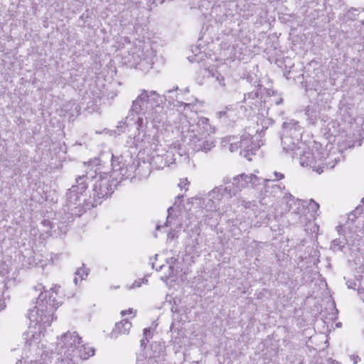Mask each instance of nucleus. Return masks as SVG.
Here are the masks:
<instances>
[{
    "label": "nucleus",
    "instance_id": "f257e3e1",
    "mask_svg": "<svg viewBox=\"0 0 364 364\" xmlns=\"http://www.w3.org/2000/svg\"><path fill=\"white\" fill-rule=\"evenodd\" d=\"M58 285H54L46 290L42 284H38L35 289L41 293L35 306L28 313L29 324L24 334L25 346L30 352L27 364H48L50 360V352L46 349L44 336L46 328L50 326L54 319V311L59 306L56 300Z\"/></svg>",
    "mask_w": 364,
    "mask_h": 364
},
{
    "label": "nucleus",
    "instance_id": "f03ea898",
    "mask_svg": "<svg viewBox=\"0 0 364 364\" xmlns=\"http://www.w3.org/2000/svg\"><path fill=\"white\" fill-rule=\"evenodd\" d=\"M306 146L304 143H301L296 146L294 151H289L292 158L295 155H299V161L302 167L311 168L313 171L321 174L324 169H331L335 165L341 161L342 154L337 150L330 151L326 154V152H321L318 150V147H321V144L314 143L311 146Z\"/></svg>",
    "mask_w": 364,
    "mask_h": 364
},
{
    "label": "nucleus",
    "instance_id": "7ed1b4c3",
    "mask_svg": "<svg viewBox=\"0 0 364 364\" xmlns=\"http://www.w3.org/2000/svg\"><path fill=\"white\" fill-rule=\"evenodd\" d=\"M162 97L154 90L148 91L141 90L140 94L132 102V108L128 116L126 117L127 124L136 125V129H140L144 126L143 117L141 116L149 109L162 103Z\"/></svg>",
    "mask_w": 364,
    "mask_h": 364
},
{
    "label": "nucleus",
    "instance_id": "20e7f679",
    "mask_svg": "<svg viewBox=\"0 0 364 364\" xmlns=\"http://www.w3.org/2000/svg\"><path fill=\"white\" fill-rule=\"evenodd\" d=\"M181 124L178 129L181 130L182 135L188 138L192 144H196L209 137L214 134L215 129L210 124L208 118L198 117L197 121L195 119H188L186 117H183L181 119Z\"/></svg>",
    "mask_w": 364,
    "mask_h": 364
},
{
    "label": "nucleus",
    "instance_id": "39448f33",
    "mask_svg": "<svg viewBox=\"0 0 364 364\" xmlns=\"http://www.w3.org/2000/svg\"><path fill=\"white\" fill-rule=\"evenodd\" d=\"M82 342L78 333L73 331H68L58 338L57 350L63 363H71L73 357L77 356Z\"/></svg>",
    "mask_w": 364,
    "mask_h": 364
},
{
    "label": "nucleus",
    "instance_id": "423d86ee",
    "mask_svg": "<svg viewBox=\"0 0 364 364\" xmlns=\"http://www.w3.org/2000/svg\"><path fill=\"white\" fill-rule=\"evenodd\" d=\"M232 189L230 186H216L207 194L203 199L204 208L211 212L222 215L228 211V208L223 205L225 198H231Z\"/></svg>",
    "mask_w": 364,
    "mask_h": 364
},
{
    "label": "nucleus",
    "instance_id": "0eeeda50",
    "mask_svg": "<svg viewBox=\"0 0 364 364\" xmlns=\"http://www.w3.org/2000/svg\"><path fill=\"white\" fill-rule=\"evenodd\" d=\"M88 177L93 178V198L96 203H100L101 199L109 196L113 192L117 183V181L109 175L107 172L99 171L95 176L91 173L87 174Z\"/></svg>",
    "mask_w": 364,
    "mask_h": 364
},
{
    "label": "nucleus",
    "instance_id": "6e6552de",
    "mask_svg": "<svg viewBox=\"0 0 364 364\" xmlns=\"http://www.w3.org/2000/svg\"><path fill=\"white\" fill-rule=\"evenodd\" d=\"M301 136V128L298 122L290 120L283 124V132L282 135V144L283 150L288 153L294 151L296 146L302 143L300 141Z\"/></svg>",
    "mask_w": 364,
    "mask_h": 364
},
{
    "label": "nucleus",
    "instance_id": "1a4fd4ad",
    "mask_svg": "<svg viewBox=\"0 0 364 364\" xmlns=\"http://www.w3.org/2000/svg\"><path fill=\"white\" fill-rule=\"evenodd\" d=\"M128 62L135 64L142 71H148L152 68L151 52L149 46L142 42L132 46L129 50Z\"/></svg>",
    "mask_w": 364,
    "mask_h": 364
},
{
    "label": "nucleus",
    "instance_id": "9d476101",
    "mask_svg": "<svg viewBox=\"0 0 364 364\" xmlns=\"http://www.w3.org/2000/svg\"><path fill=\"white\" fill-rule=\"evenodd\" d=\"M183 196H178L176 198L173 206L168 209V216L165 225L156 226V230H158L161 228H169V230L167 232L168 240H173L177 237V233L182 228L181 220L178 212L179 211V206L183 200Z\"/></svg>",
    "mask_w": 364,
    "mask_h": 364
},
{
    "label": "nucleus",
    "instance_id": "9b49d317",
    "mask_svg": "<svg viewBox=\"0 0 364 364\" xmlns=\"http://www.w3.org/2000/svg\"><path fill=\"white\" fill-rule=\"evenodd\" d=\"M331 109L329 102L323 97L318 98L315 102H311L305 108L304 112L307 121L312 124L317 122L318 119L326 121V113Z\"/></svg>",
    "mask_w": 364,
    "mask_h": 364
},
{
    "label": "nucleus",
    "instance_id": "f8f14e48",
    "mask_svg": "<svg viewBox=\"0 0 364 364\" xmlns=\"http://www.w3.org/2000/svg\"><path fill=\"white\" fill-rule=\"evenodd\" d=\"M87 179H88L87 175L79 176L76 179V184L69 189L67 193V202L69 207L80 205L81 198L87 188Z\"/></svg>",
    "mask_w": 364,
    "mask_h": 364
},
{
    "label": "nucleus",
    "instance_id": "ddd939ff",
    "mask_svg": "<svg viewBox=\"0 0 364 364\" xmlns=\"http://www.w3.org/2000/svg\"><path fill=\"white\" fill-rule=\"evenodd\" d=\"M262 143L259 140V136L245 134L240 140V154L247 160H252V156L259 149Z\"/></svg>",
    "mask_w": 364,
    "mask_h": 364
},
{
    "label": "nucleus",
    "instance_id": "4468645a",
    "mask_svg": "<svg viewBox=\"0 0 364 364\" xmlns=\"http://www.w3.org/2000/svg\"><path fill=\"white\" fill-rule=\"evenodd\" d=\"M143 115L145 116L146 121H149L155 128L160 127L165 119L164 107L161 104L157 105L153 109H149L147 112L144 113Z\"/></svg>",
    "mask_w": 364,
    "mask_h": 364
},
{
    "label": "nucleus",
    "instance_id": "2eb2a0df",
    "mask_svg": "<svg viewBox=\"0 0 364 364\" xmlns=\"http://www.w3.org/2000/svg\"><path fill=\"white\" fill-rule=\"evenodd\" d=\"M178 263L174 257L166 259V264H161L159 269L156 267V271L164 269V275L161 277V279L166 282L168 278L173 277L178 272Z\"/></svg>",
    "mask_w": 364,
    "mask_h": 364
},
{
    "label": "nucleus",
    "instance_id": "dca6fc26",
    "mask_svg": "<svg viewBox=\"0 0 364 364\" xmlns=\"http://www.w3.org/2000/svg\"><path fill=\"white\" fill-rule=\"evenodd\" d=\"M111 165L112 171L111 173H108L116 181H118L119 180H121L127 175V170L124 166V163H123L122 160L112 156Z\"/></svg>",
    "mask_w": 364,
    "mask_h": 364
},
{
    "label": "nucleus",
    "instance_id": "f3484780",
    "mask_svg": "<svg viewBox=\"0 0 364 364\" xmlns=\"http://www.w3.org/2000/svg\"><path fill=\"white\" fill-rule=\"evenodd\" d=\"M132 328V323L127 319H124L115 324L114 328L111 333V337L117 338L121 335H127L129 333Z\"/></svg>",
    "mask_w": 364,
    "mask_h": 364
},
{
    "label": "nucleus",
    "instance_id": "a211bd4d",
    "mask_svg": "<svg viewBox=\"0 0 364 364\" xmlns=\"http://www.w3.org/2000/svg\"><path fill=\"white\" fill-rule=\"evenodd\" d=\"M77 355L76 357H73L71 363H77L80 360H86L90 357L94 355L95 350L93 348L84 344H80V348L77 349Z\"/></svg>",
    "mask_w": 364,
    "mask_h": 364
},
{
    "label": "nucleus",
    "instance_id": "6ab92c4d",
    "mask_svg": "<svg viewBox=\"0 0 364 364\" xmlns=\"http://www.w3.org/2000/svg\"><path fill=\"white\" fill-rule=\"evenodd\" d=\"M264 188L265 194L275 197L282 193V187L279 184L273 183L272 178H266L264 180Z\"/></svg>",
    "mask_w": 364,
    "mask_h": 364
},
{
    "label": "nucleus",
    "instance_id": "aec40b11",
    "mask_svg": "<svg viewBox=\"0 0 364 364\" xmlns=\"http://www.w3.org/2000/svg\"><path fill=\"white\" fill-rule=\"evenodd\" d=\"M247 174L242 173L237 176L233 178L231 186H229L232 189L231 197L235 195L237 192L241 191L242 188L247 186V182L245 180Z\"/></svg>",
    "mask_w": 364,
    "mask_h": 364
},
{
    "label": "nucleus",
    "instance_id": "412c9836",
    "mask_svg": "<svg viewBox=\"0 0 364 364\" xmlns=\"http://www.w3.org/2000/svg\"><path fill=\"white\" fill-rule=\"evenodd\" d=\"M222 146L225 149H228L230 152L235 151L240 149V141L236 136H225L222 139Z\"/></svg>",
    "mask_w": 364,
    "mask_h": 364
},
{
    "label": "nucleus",
    "instance_id": "4be33fe9",
    "mask_svg": "<svg viewBox=\"0 0 364 364\" xmlns=\"http://www.w3.org/2000/svg\"><path fill=\"white\" fill-rule=\"evenodd\" d=\"M195 146L193 147V149L196 151H204L208 152L210 151L213 147L215 146L213 141L208 139V138L203 139V141H200V142H198L196 144H192Z\"/></svg>",
    "mask_w": 364,
    "mask_h": 364
},
{
    "label": "nucleus",
    "instance_id": "5701e85b",
    "mask_svg": "<svg viewBox=\"0 0 364 364\" xmlns=\"http://www.w3.org/2000/svg\"><path fill=\"white\" fill-rule=\"evenodd\" d=\"M267 100H264V102H267L270 104L279 105L282 102L283 99L279 95H277L274 91L267 92Z\"/></svg>",
    "mask_w": 364,
    "mask_h": 364
},
{
    "label": "nucleus",
    "instance_id": "b1692460",
    "mask_svg": "<svg viewBox=\"0 0 364 364\" xmlns=\"http://www.w3.org/2000/svg\"><path fill=\"white\" fill-rule=\"evenodd\" d=\"M88 275L87 270L85 267H80L75 272L74 277V283L77 285L78 283L85 279Z\"/></svg>",
    "mask_w": 364,
    "mask_h": 364
},
{
    "label": "nucleus",
    "instance_id": "393cba45",
    "mask_svg": "<svg viewBox=\"0 0 364 364\" xmlns=\"http://www.w3.org/2000/svg\"><path fill=\"white\" fill-rule=\"evenodd\" d=\"M245 180L247 182V186L251 185L252 187L256 188L257 186L261 184L262 181L264 183V179L260 178L256 175L251 173L247 175Z\"/></svg>",
    "mask_w": 364,
    "mask_h": 364
},
{
    "label": "nucleus",
    "instance_id": "a878e982",
    "mask_svg": "<svg viewBox=\"0 0 364 364\" xmlns=\"http://www.w3.org/2000/svg\"><path fill=\"white\" fill-rule=\"evenodd\" d=\"M168 97L170 100V102L174 104V101H176V105L179 107H183L184 109H187L192 110L194 107V105L193 103H184V102L179 101L178 96L176 97V99H174V97L171 95H168Z\"/></svg>",
    "mask_w": 364,
    "mask_h": 364
},
{
    "label": "nucleus",
    "instance_id": "bb28decb",
    "mask_svg": "<svg viewBox=\"0 0 364 364\" xmlns=\"http://www.w3.org/2000/svg\"><path fill=\"white\" fill-rule=\"evenodd\" d=\"M306 205H307V208L309 210V212L311 213V215L313 217L318 215V209H319V205L317 203H316L313 200H310L307 203Z\"/></svg>",
    "mask_w": 364,
    "mask_h": 364
},
{
    "label": "nucleus",
    "instance_id": "cd10ccee",
    "mask_svg": "<svg viewBox=\"0 0 364 364\" xmlns=\"http://www.w3.org/2000/svg\"><path fill=\"white\" fill-rule=\"evenodd\" d=\"M207 71L208 72L210 75L215 77L216 80L221 86H225V79L220 73H218L217 71H213V70L210 69H207Z\"/></svg>",
    "mask_w": 364,
    "mask_h": 364
},
{
    "label": "nucleus",
    "instance_id": "c85d7f7f",
    "mask_svg": "<svg viewBox=\"0 0 364 364\" xmlns=\"http://www.w3.org/2000/svg\"><path fill=\"white\" fill-rule=\"evenodd\" d=\"M228 111H230L231 112H235V109H233V107L232 106L227 107L224 109H223L217 113L218 117V118H222V117L227 118V114H228Z\"/></svg>",
    "mask_w": 364,
    "mask_h": 364
},
{
    "label": "nucleus",
    "instance_id": "c756f323",
    "mask_svg": "<svg viewBox=\"0 0 364 364\" xmlns=\"http://www.w3.org/2000/svg\"><path fill=\"white\" fill-rule=\"evenodd\" d=\"M148 282L147 279L146 278H143V279H139L137 280H135L133 284H132V286H130L129 287V289H134V288H136V287H140L141 286L142 284H146Z\"/></svg>",
    "mask_w": 364,
    "mask_h": 364
},
{
    "label": "nucleus",
    "instance_id": "7c9ffc66",
    "mask_svg": "<svg viewBox=\"0 0 364 364\" xmlns=\"http://www.w3.org/2000/svg\"><path fill=\"white\" fill-rule=\"evenodd\" d=\"M343 246H342L341 245V242L339 240H334L332 243H331V248L333 250V251H338V250H343Z\"/></svg>",
    "mask_w": 364,
    "mask_h": 364
},
{
    "label": "nucleus",
    "instance_id": "2f4dec72",
    "mask_svg": "<svg viewBox=\"0 0 364 364\" xmlns=\"http://www.w3.org/2000/svg\"><path fill=\"white\" fill-rule=\"evenodd\" d=\"M188 181L187 178H182L180 180V182L178 183V187L181 188V190H184L185 191H187L188 189Z\"/></svg>",
    "mask_w": 364,
    "mask_h": 364
},
{
    "label": "nucleus",
    "instance_id": "473e14b6",
    "mask_svg": "<svg viewBox=\"0 0 364 364\" xmlns=\"http://www.w3.org/2000/svg\"><path fill=\"white\" fill-rule=\"evenodd\" d=\"M234 109H235V112H231L230 111H228V114H227V119H228L230 121H235L236 119L235 117L237 113V108H234Z\"/></svg>",
    "mask_w": 364,
    "mask_h": 364
},
{
    "label": "nucleus",
    "instance_id": "72a5a7b5",
    "mask_svg": "<svg viewBox=\"0 0 364 364\" xmlns=\"http://www.w3.org/2000/svg\"><path fill=\"white\" fill-rule=\"evenodd\" d=\"M274 178H272V180H273V182L274 181L282 180L284 178V175L283 173H282L280 172H277V171L274 172Z\"/></svg>",
    "mask_w": 364,
    "mask_h": 364
},
{
    "label": "nucleus",
    "instance_id": "f704fd0d",
    "mask_svg": "<svg viewBox=\"0 0 364 364\" xmlns=\"http://www.w3.org/2000/svg\"><path fill=\"white\" fill-rule=\"evenodd\" d=\"M134 314V316H135V314H136V311H134V309H131V308H130V309H129L128 310H123V311H121V315H122V316H125V315H127V314Z\"/></svg>",
    "mask_w": 364,
    "mask_h": 364
},
{
    "label": "nucleus",
    "instance_id": "c9c22d12",
    "mask_svg": "<svg viewBox=\"0 0 364 364\" xmlns=\"http://www.w3.org/2000/svg\"><path fill=\"white\" fill-rule=\"evenodd\" d=\"M346 285L349 289H355L356 283L353 280H348L346 282Z\"/></svg>",
    "mask_w": 364,
    "mask_h": 364
},
{
    "label": "nucleus",
    "instance_id": "e433bc0d",
    "mask_svg": "<svg viewBox=\"0 0 364 364\" xmlns=\"http://www.w3.org/2000/svg\"><path fill=\"white\" fill-rule=\"evenodd\" d=\"M350 360L353 362L354 364H357L360 360V358L358 355H353L350 356Z\"/></svg>",
    "mask_w": 364,
    "mask_h": 364
},
{
    "label": "nucleus",
    "instance_id": "4c0bfd02",
    "mask_svg": "<svg viewBox=\"0 0 364 364\" xmlns=\"http://www.w3.org/2000/svg\"><path fill=\"white\" fill-rule=\"evenodd\" d=\"M358 293L360 295L361 299L364 301V296L363 294H364V289L363 288H358Z\"/></svg>",
    "mask_w": 364,
    "mask_h": 364
},
{
    "label": "nucleus",
    "instance_id": "58836bf2",
    "mask_svg": "<svg viewBox=\"0 0 364 364\" xmlns=\"http://www.w3.org/2000/svg\"><path fill=\"white\" fill-rule=\"evenodd\" d=\"M6 306L5 301L0 297V311L3 310Z\"/></svg>",
    "mask_w": 364,
    "mask_h": 364
},
{
    "label": "nucleus",
    "instance_id": "ea45409f",
    "mask_svg": "<svg viewBox=\"0 0 364 364\" xmlns=\"http://www.w3.org/2000/svg\"><path fill=\"white\" fill-rule=\"evenodd\" d=\"M143 166L146 168V169H147V174L146 175H149V173H150L149 166L147 164L144 163V162L143 164Z\"/></svg>",
    "mask_w": 364,
    "mask_h": 364
},
{
    "label": "nucleus",
    "instance_id": "a19ab883",
    "mask_svg": "<svg viewBox=\"0 0 364 364\" xmlns=\"http://www.w3.org/2000/svg\"><path fill=\"white\" fill-rule=\"evenodd\" d=\"M148 333H150V330H149V328H145V329L144 330V336H146Z\"/></svg>",
    "mask_w": 364,
    "mask_h": 364
},
{
    "label": "nucleus",
    "instance_id": "79ce46f5",
    "mask_svg": "<svg viewBox=\"0 0 364 364\" xmlns=\"http://www.w3.org/2000/svg\"><path fill=\"white\" fill-rule=\"evenodd\" d=\"M328 363L329 364H340L339 363L335 361V360H328Z\"/></svg>",
    "mask_w": 364,
    "mask_h": 364
},
{
    "label": "nucleus",
    "instance_id": "37998d69",
    "mask_svg": "<svg viewBox=\"0 0 364 364\" xmlns=\"http://www.w3.org/2000/svg\"><path fill=\"white\" fill-rule=\"evenodd\" d=\"M296 202H298L299 204H301L303 206H304V201H301V200H296Z\"/></svg>",
    "mask_w": 364,
    "mask_h": 364
},
{
    "label": "nucleus",
    "instance_id": "c03bdc74",
    "mask_svg": "<svg viewBox=\"0 0 364 364\" xmlns=\"http://www.w3.org/2000/svg\"><path fill=\"white\" fill-rule=\"evenodd\" d=\"M141 168H142V166H139L138 167V168L136 169V171H138V173H140Z\"/></svg>",
    "mask_w": 364,
    "mask_h": 364
},
{
    "label": "nucleus",
    "instance_id": "a18cd8bd",
    "mask_svg": "<svg viewBox=\"0 0 364 364\" xmlns=\"http://www.w3.org/2000/svg\"><path fill=\"white\" fill-rule=\"evenodd\" d=\"M23 363L22 359L18 360L16 364H21Z\"/></svg>",
    "mask_w": 364,
    "mask_h": 364
},
{
    "label": "nucleus",
    "instance_id": "49530a36",
    "mask_svg": "<svg viewBox=\"0 0 364 364\" xmlns=\"http://www.w3.org/2000/svg\"><path fill=\"white\" fill-rule=\"evenodd\" d=\"M100 171V168H96L95 170V172L97 173V172Z\"/></svg>",
    "mask_w": 364,
    "mask_h": 364
},
{
    "label": "nucleus",
    "instance_id": "de8ad7c7",
    "mask_svg": "<svg viewBox=\"0 0 364 364\" xmlns=\"http://www.w3.org/2000/svg\"><path fill=\"white\" fill-rule=\"evenodd\" d=\"M172 92H173V90H168V94H171Z\"/></svg>",
    "mask_w": 364,
    "mask_h": 364
},
{
    "label": "nucleus",
    "instance_id": "09e8293b",
    "mask_svg": "<svg viewBox=\"0 0 364 364\" xmlns=\"http://www.w3.org/2000/svg\"><path fill=\"white\" fill-rule=\"evenodd\" d=\"M290 200L292 201V202L295 201L294 198H290Z\"/></svg>",
    "mask_w": 364,
    "mask_h": 364
},
{
    "label": "nucleus",
    "instance_id": "8fccbe9b",
    "mask_svg": "<svg viewBox=\"0 0 364 364\" xmlns=\"http://www.w3.org/2000/svg\"><path fill=\"white\" fill-rule=\"evenodd\" d=\"M157 257H158V255H156L155 257H154L155 259H157Z\"/></svg>",
    "mask_w": 364,
    "mask_h": 364
},
{
    "label": "nucleus",
    "instance_id": "3c124183",
    "mask_svg": "<svg viewBox=\"0 0 364 364\" xmlns=\"http://www.w3.org/2000/svg\"><path fill=\"white\" fill-rule=\"evenodd\" d=\"M152 268H155L154 263H152Z\"/></svg>",
    "mask_w": 364,
    "mask_h": 364
},
{
    "label": "nucleus",
    "instance_id": "603ef678",
    "mask_svg": "<svg viewBox=\"0 0 364 364\" xmlns=\"http://www.w3.org/2000/svg\"><path fill=\"white\" fill-rule=\"evenodd\" d=\"M47 223H48L49 222L46 221V220H45V221H43V223H44V224Z\"/></svg>",
    "mask_w": 364,
    "mask_h": 364
},
{
    "label": "nucleus",
    "instance_id": "864d4df0",
    "mask_svg": "<svg viewBox=\"0 0 364 364\" xmlns=\"http://www.w3.org/2000/svg\"><path fill=\"white\" fill-rule=\"evenodd\" d=\"M76 363H71L70 364H75Z\"/></svg>",
    "mask_w": 364,
    "mask_h": 364
},
{
    "label": "nucleus",
    "instance_id": "5fc2aeb1",
    "mask_svg": "<svg viewBox=\"0 0 364 364\" xmlns=\"http://www.w3.org/2000/svg\"><path fill=\"white\" fill-rule=\"evenodd\" d=\"M363 296H364V294H363Z\"/></svg>",
    "mask_w": 364,
    "mask_h": 364
}]
</instances>
